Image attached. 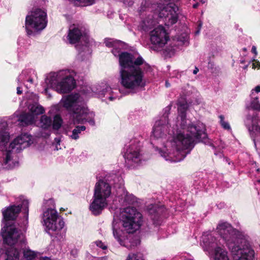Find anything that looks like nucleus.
Listing matches in <instances>:
<instances>
[{"mask_svg": "<svg viewBox=\"0 0 260 260\" xmlns=\"http://www.w3.org/2000/svg\"><path fill=\"white\" fill-rule=\"evenodd\" d=\"M178 106L179 116L176 127H173L171 131H168V115H164L155 121L151 136L152 140L162 143L161 146H156V150L166 160L170 162L183 159L196 143H207L205 125L201 122L193 124L186 119V101H178Z\"/></svg>", "mask_w": 260, "mask_h": 260, "instance_id": "obj_1", "label": "nucleus"}, {"mask_svg": "<svg viewBox=\"0 0 260 260\" xmlns=\"http://www.w3.org/2000/svg\"><path fill=\"white\" fill-rule=\"evenodd\" d=\"M105 44L108 47L113 48L112 53L119 57V82L128 93H136L146 85L144 72L150 69V67L143 58L136 54L127 52H121L124 48L123 42L107 38Z\"/></svg>", "mask_w": 260, "mask_h": 260, "instance_id": "obj_2", "label": "nucleus"}, {"mask_svg": "<svg viewBox=\"0 0 260 260\" xmlns=\"http://www.w3.org/2000/svg\"><path fill=\"white\" fill-rule=\"evenodd\" d=\"M22 210L24 212L25 220H27L28 215V202L23 200L21 204L17 206H11L3 210L4 227L1 230V234L5 243L10 245L6 252V260H19L20 250L19 246L22 248L24 243L22 234L18 230L13 224L19 211Z\"/></svg>", "mask_w": 260, "mask_h": 260, "instance_id": "obj_3", "label": "nucleus"}, {"mask_svg": "<svg viewBox=\"0 0 260 260\" xmlns=\"http://www.w3.org/2000/svg\"><path fill=\"white\" fill-rule=\"evenodd\" d=\"M217 232L225 241L234 260H254V251L242 236H236V231L226 222H220Z\"/></svg>", "mask_w": 260, "mask_h": 260, "instance_id": "obj_4", "label": "nucleus"}, {"mask_svg": "<svg viewBox=\"0 0 260 260\" xmlns=\"http://www.w3.org/2000/svg\"><path fill=\"white\" fill-rule=\"evenodd\" d=\"M92 95V93H75L62 97L61 104L69 111L70 119L74 124L88 122L91 125H94V114L89 111L85 105L86 96Z\"/></svg>", "mask_w": 260, "mask_h": 260, "instance_id": "obj_5", "label": "nucleus"}, {"mask_svg": "<svg viewBox=\"0 0 260 260\" xmlns=\"http://www.w3.org/2000/svg\"><path fill=\"white\" fill-rule=\"evenodd\" d=\"M76 72L73 70H62L57 72L49 74L45 79L47 87L44 89V93L49 98L48 89L52 88L59 93H67L71 92L76 86L74 77Z\"/></svg>", "mask_w": 260, "mask_h": 260, "instance_id": "obj_6", "label": "nucleus"}, {"mask_svg": "<svg viewBox=\"0 0 260 260\" xmlns=\"http://www.w3.org/2000/svg\"><path fill=\"white\" fill-rule=\"evenodd\" d=\"M112 195L111 185L105 179H100L95 183L92 201L89 210L94 215L100 214L108 206Z\"/></svg>", "mask_w": 260, "mask_h": 260, "instance_id": "obj_7", "label": "nucleus"}, {"mask_svg": "<svg viewBox=\"0 0 260 260\" xmlns=\"http://www.w3.org/2000/svg\"><path fill=\"white\" fill-rule=\"evenodd\" d=\"M45 206L41 215V222L49 233L52 232L57 235L64 226L63 219L55 209L52 199L47 200Z\"/></svg>", "mask_w": 260, "mask_h": 260, "instance_id": "obj_8", "label": "nucleus"}, {"mask_svg": "<svg viewBox=\"0 0 260 260\" xmlns=\"http://www.w3.org/2000/svg\"><path fill=\"white\" fill-rule=\"evenodd\" d=\"M254 92H260V85H257L251 90V101L250 105L247 106V108L260 111V102L258 98L253 97ZM245 122L253 138L255 146L256 147L257 145L260 146V117L257 114H253L252 116L248 115Z\"/></svg>", "mask_w": 260, "mask_h": 260, "instance_id": "obj_9", "label": "nucleus"}, {"mask_svg": "<svg viewBox=\"0 0 260 260\" xmlns=\"http://www.w3.org/2000/svg\"><path fill=\"white\" fill-rule=\"evenodd\" d=\"M47 15L45 10L35 8L25 17V28L27 35L35 36L45 28L47 25Z\"/></svg>", "mask_w": 260, "mask_h": 260, "instance_id": "obj_10", "label": "nucleus"}, {"mask_svg": "<svg viewBox=\"0 0 260 260\" xmlns=\"http://www.w3.org/2000/svg\"><path fill=\"white\" fill-rule=\"evenodd\" d=\"M220 244L210 232L204 233L201 237V245L209 254H213L214 260H230L226 251L219 246Z\"/></svg>", "mask_w": 260, "mask_h": 260, "instance_id": "obj_11", "label": "nucleus"}, {"mask_svg": "<svg viewBox=\"0 0 260 260\" xmlns=\"http://www.w3.org/2000/svg\"><path fill=\"white\" fill-rule=\"evenodd\" d=\"M120 219L125 231L133 233L138 230L142 223V215L136 208L127 207L121 212Z\"/></svg>", "mask_w": 260, "mask_h": 260, "instance_id": "obj_12", "label": "nucleus"}, {"mask_svg": "<svg viewBox=\"0 0 260 260\" xmlns=\"http://www.w3.org/2000/svg\"><path fill=\"white\" fill-rule=\"evenodd\" d=\"M123 152L125 162L129 167H135L142 160L141 145L136 139L131 140L126 144Z\"/></svg>", "mask_w": 260, "mask_h": 260, "instance_id": "obj_13", "label": "nucleus"}, {"mask_svg": "<svg viewBox=\"0 0 260 260\" xmlns=\"http://www.w3.org/2000/svg\"><path fill=\"white\" fill-rule=\"evenodd\" d=\"M32 141L31 137L27 134H22L15 139L10 144L8 150L4 153V163L11 165L13 152H18L29 146Z\"/></svg>", "mask_w": 260, "mask_h": 260, "instance_id": "obj_14", "label": "nucleus"}, {"mask_svg": "<svg viewBox=\"0 0 260 260\" xmlns=\"http://www.w3.org/2000/svg\"><path fill=\"white\" fill-rule=\"evenodd\" d=\"M67 39L69 43L72 44H76L80 41H83L85 42L86 45L83 46L82 48L79 46H76L77 49L78 50L81 56L84 55L85 54L89 55L91 53L90 49L88 46L86 45L88 43V37L84 32L82 28L75 25L71 26L69 30Z\"/></svg>", "mask_w": 260, "mask_h": 260, "instance_id": "obj_15", "label": "nucleus"}, {"mask_svg": "<svg viewBox=\"0 0 260 260\" xmlns=\"http://www.w3.org/2000/svg\"><path fill=\"white\" fill-rule=\"evenodd\" d=\"M100 87V89H97L98 95L107 103L120 98L121 91L117 88H112L107 83H102Z\"/></svg>", "mask_w": 260, "mask_h": 260, "instance_id": "obj_16", "label": "nucleus"}, {"mask_svg": "<svg viewBox=\"0 0 260 260\" xmlns=\"http://www.w3.org/2000/svg\"><path fill=\"white\" fill-rule=\"evenodd\" d=\"M178 8L174 4L170 3L165 6L159 12L160 17H165L168 20V25L175 23L178 20Z\"/></svg>", "mask_w": 260, "mask_h": 260, "instance_id": "obj_17", "label": "nucleus"}, {"mask_svg": "<svg viewBox=\"0 0 260 260\" xmlns=\"http://www.w3.org/2000/svg\"><path fill=\"white\" fill-rule=\"evenodd\" d=\"M169 36L164 27L159 26L150 32V41L159 47L164 46L168 42Z\"/></svg>", "mask_w": 260, "mask_h": 260, "instance_id": "obj_18", "label": "nucleus"}, {"mask_svg": "<svg viewBox=\"0 0 260 260\" xmlns=\"http://www.w3.org/2000/svg\"><path fill=\"white\" fill-rule=\"evenodd\" d=\"M117 223L118 221L116 219L114 216L112 224L113 236L121 245L128 247V245L126 244V242L124 236H122L123 232L121 230L118 229V225H117Z\"/></svg>", "mask_w": 260, "mask_h": 260, "instance_id": "obj_19", "label": "nucleus"}, {"mask_svg": "<svg viewBox=\"0 0 260 260\" xmlns=\"http://www.w3.org/2000/svg\"><path fill=\"white\" fill-rule=\"evenodd\" d=\"M10 137L6 123L0 124V148L5 147L10 140Z\"/></svg>", "mask_w": 260, "mask_h": 260, "instance_id": "obj_20", "label": "nucleus"}, {"mask_svg": "<svg viewBox=\"0 0 260 260\" xmlns=\"http://www.w3.org/2000/svg\"><path fill=\"white\" fill-rule=\"evenodd\" d=\"M86 129L84 125H77L72 131H67V135L72 140H77L80 138L82 132Z\"/></svg>", "mask_w": 260, "mask_h": 260, "instance_id": "obj_21", "label": "nucleus"}, {"mask_svg": "<svg viewBox=\"0 0 260 260\" xmlns=\"http://www.w3.org/2000/svg\"><path fill=\"white\" fill-rule=\"evenodd\" d=\"M36 120L35 116L29 113H22L20 115L18 120L22 123V124H30L33 123Z\"/></svg>", "mask_w": 260, "mask_h": 260, "instance_id": "obj_22", "label": "nucleus"}, {"mask_svg": "<svg viewBox=\"0 0 260 260\" xmlns=\"http://www.w3.org/2000/svg\"><path fill=\"white\" fill-rule=\"evenodd\" d=\"M28 109L30 112V113L34 115L35 118H36L37 115L43 114L45 112L44 108L37 103L29 105Z\"/></svg>", "mask_w": 260, "mask_h": 260, "instance_id": "obj_23", "label": "nucleus"}, {"mask_svg": "<svg viewBox=\"0 0 260 260\" xmlns=\"http://www.w3.org/2000/svg\"><path fill=\"white\" fill-rule=\"evenodd\" d=\"M23 253L24 260H38L39 259V253L28 248L23 249Z\"/></svg>", "mask_w": 260, "mask_h": 260, "instance_id": "obj_24", "label": "nucleus"}, {"mask_svg": "<svg viewBox=\"0 0 260 260\" xmlns=\"http://www.w3.org/2000/svg\"><path fill=\"white\" fill-rule=\"evenodd\" d=\"M40 126L44 129H48L52 125V119L50 117L46 115L41 116L40 121Z\"/></svg>", "mask_w": 260, "mask_h": 260, "instance_id": "obj_25", "label": "nucleus"}, {"mask_svg": "<svg viewBox=\"0 0 260 260\" xmlns=\"http://www.w3.org/2000/svg\"><path fill=\"white\" fill-rule=\"evenodd\" d=\"M117 195L121 197V199H124L126 203L131 204V200L130 199H131L132 197L131 194H128L123 187L121 186L119 188Z\"/></svg>", "mask_w": 260, "mask_h": 260, "instance_id": "obj_26", "label": "nucleus"}, {"mask_svg": "<svg viewBox=\"0 0 260 260\" xmlns=\"http://www.w3.org/2000/svg\"><path fill=\"white\" fill-rule=\"evenodd\" d=\"M161 208L157 207L156 205H151L149 207V213L151 215L152 220L155 219V217H157L158 215L162 212Z\"/></svg>", "mask_w": 260, "mask_h": 260, "instance_id": "obj_27", "label": "nucleus"}, {"mask_svg": "<svg viewBox=\"0 0 260 260\" xmlns=\"http://www.w3.org/2000/svg\"><path fill=\"white\" fill-rule=\"evenodd\" d=\"M154 24V21L152 17H151L148 19H144L142 21L141 26L145 31L148 30L151 26Z\"/></svg>", "mask_w": 260, "mask_h": 260, "instance_id": "obj_28", "label": "nucleus"}, {"mask_svg": "<svg viewBox=\"0 0 260 260\" xmlns=\"http://www.w3.org/2000/svg\"><path fill=\"white\" fill-rule=\"evenodd\" d=\"M188 35L186 33L182 34L177 37V40L180 43L179 44L187 46L188 45Z\"/></svg>", "mask_w": 260, "mask_h": 260, "instance_id": "obj_29", "label": "nucleus"}, {"mask_svg": "<svg viewBox=\"0 0 260 260\" xmlns=\"http://www.w3.org/2000/svg\"><path fill=\"white\" fill-rule=\"evenodd\" d=\"M52 127L55 129H58L62 124V119L58 115H56L54 117L53 123L52 122Z\"/></svg>", "mask_w": 260, "mask_h": 260, "instance_id": "obj_30", "label": "nucleus"}, {"mask_svg": "<svg viewBox=\"0 0 260 260\" xmlns=\"http://www.w3.org/2000/svg\"><path fill=\"white\" fill-rule=\"evenodd\" d=\"M149 5V2L147 0H143L142 2L140 8L139 9V12L140 15H142L143 12H146L147 10L148 9V6Z\"/></svg>", "mask_w": 260, "mask_h": 260, "instance_id": "obj_31", "label": "nucleus"}, {"mask_svg": "<svg viewBox=\"0 0 260 260\" xmlns=\"http://www.w3.org/2000/svg\"><path fill=\"white\" fill-rule=\"evenodd\" d=\"M219 118L220 119V123L222 127L225 129H230L231 126L228 122L224 120V116L221 115L219 116Z\"/></svg>", "mask_w": 260, "mask_h": 260, "instance_id": "obj_32", "label": "nucleus"}, {"mask_svg": "<svg viewBox=\"0 0 260 260\" xmlns=\"http://www.w3.org/2000/svg\"><path fill=\"white\" fill-rule=\"evenodd\" d=\"M126 260H143L141 254L132 253L129 254L127 256Z\"/></svg>", "mask_w": 260, "mask_h": 260, "instance_id": "obj_33", "label": "nucleus"}, {"mask_svg": "<svg viewBox=\"0 0 260 260\" xmlns=\"http://www.w3.org/2000/svg\"><path fill=\"white\" fill-rule=\"evenodd\" d=\"M98 247H99L103 249L106 248V246L101 241H96L94 242Z\"/></svg>", "mask_w": 260, "mask_h": 260, "instance_id": "obj_34", "label": "nucleus"}, {"mask_svg": "<svg viewBox=\"0 0 260 260\" xmlns=\"http://www.w3.org/2000/svg\"><path fill=\"white\" fill-rule=\"evenodd\" d=\"M123 4L125 6H132L135 2V0H122Z\"/></svg>", "mask_w": 260, "mask_h": 260, "instance_id": "obj_35", "label": "nucleus"}, {"mask_svg": "<svg viewBox=\"0 0 260 260\" xmlns=\"http://www.w3.org/2000/svg\"><path fill=\"white\" fill-rule=\"evenodd\" d=\"M259 68H260V62H259L258 61H257L255 62L252 63V68L253 69H255V68L259 69Z\"/></svg>", "mask_w": 260, "mask_h": 260, "instance_id": "obj_36", "label": "nucleus"}, {"mask_svg": "<svg viewBox=\"0 0 260 260\" xmlns=\"http://www.w3.org/2000/svg\"><path fill=\"white\" fill-rule=\"evenodd\" d=\"M251 52L252 53H253L255 55H256L257 54V52L256 51V48L255 46H253L252 47Z\"/></svg>", "mask_w": 260, "mask_h": 260, "instance_id": "obj_37", "label": "nucleus"}, {"mask_svg": "<svg viewBox=\"0 0 260 260\" xmlns=\"http://www.w3.org/2000/svg\"><path fill=\"white\" fill-rule=\"evenodd\" d=\"M20 87H17V93L18 94H20L22 93V90H20Z\"/></svg>", "mask_w": 260, "mask_h": 260, "instance_id": "obj_38", "label": "nucleus"}, {"mask_svg": "<svg viewBox=\"0 0 260 260\" xmlns=\"http://www.w3.org/2000/svg\"><path fill=\"white\" fill-rule=\"evenodd\" d=\"M23 75L22 73L19 76L18 79V81H22L23 80Z\"/></svg>", "mask_w": 260, "mask_h": 260, "instance_id": "obj_39", "label": "nucleus"}, {"mask_svg": "<svg viewBox=\"0 0 260 260\" xmlns=\"http://www.w3.org/2000/svg\"><path fill=\"white\" fill-rule=\"evenodd\" d=\"M139 243H140V241L139 240L137 239V240H136L135 243H133L132 244V246H136L137 244H139Z\"/></svg>", "mask_w": 260, "mask_h": 260, "instance_id": "obj_40", "label": "nucleus"}, {"mask_svg": "<svg viewBox=\"0 0 260 260\" xmlns=\"http://www.w3.org/2000/svg\"><path fill=\"white\" fill-rule=\"evenodd\" d=\"M165 85L166 87H169L171 86L170 83L168 81H166L165 83Z\"/></svg>", "mask_w": 260, "mask_h": 260, "instance_id": "obj_41", "label": "nucleus"}, {"mask_svg": "<svg viewBox=\"0 0 260 260\" xmlns=\"http://www.w3.org/2000/svg\"><path fill=\"white\" fill-rule=\"evenodd\" d=\"M201 25H202V24H201V23H199V26H199V30H197V31H196V35H198V34H199V31H200V29L201 27Z\"/></svg>", "mask_w": 260, "mask_h": 260, "instance_id": "obj_42", "label": "nucleus"}, {"mask_svg": "<svg viewBox=\"0 0 260 260\" xmlns=\"http://www.w3.org/2000/svg\"><path fill=\"white\" fill-rule=\"evenodd\" d=\"M199 5V3H197L193 5V8L194 9H196L198 7Z\"/></svg>", "mask_w": 260, "mask_h": 260, "instance_id": "obj_43", "label": "nucleus"}, {"mask_svg": "<svg viewBox=\"0 0 260 260\" xmlns=\"http://www.w3.org/2000/svg\"><path fill=\"white\" fill-rule=\"evenodd\" d=\"M199 72V69L197 68H196L193 71V74H196Z\"/></svg>", "mask_w": 260, "mask_h": 260, "instance_id": "obj_44", "label": "nucleus"}, {"mask_svg": "<svg viewBox=\"0 0 260 260\" xmlns=\"http://www.w3.org/2000/svg\"><path fill=\"white\" fill-rule=\"evenodd\" d=\"M40 260H51L50 258L47 257H42L40 259Z\"/></svg>", "mask_w": 260, "mask_h": 260, "instance_id": "obj_45", "label": "nucleus"}, {"mask_svg": "<svg viewBox=\"0 0 260 260\" xmlns=\"http://www.w3.org/2000/svg\"><path fill=\"white\" fill-rule=\"evenodd\" d=\"M194 1H197V2H200L201 3H202V4H204L205 3V1H203V0H193Z\"/></svg>", "mask_w": 260, "mask_h": 260, "instance_id": "obj_46", "label": "nucleus"}, {"mask_svg": "<svg viewBox=\"0 0 260 260\" xmlns=\"http://www.w3.org/2000/svg\"><path fill=\"white\" fill-rule=\"evenodd\" d=\"M3 193V188L0 185V194H2Z\"/></svg>", "mask_w": 260, "mask_h": 260, "instance_id": "obj_47", "label": "nucleus"}, {"mask_svg": "<svg viewBox=\"0 0 260 260\" xmlns=\"http://www.w3.org/2000/svg\"><path fill=\"white\" fill-rule=\"evenodd\" d=\"M207 144L212 146L214 148H215V146L210 142H208Z\"/></svg>", "mask_w": 260, "mask_h": 260, "instance_id": "obj_48", "label": "nucleus"}, {"mask_svg": "<svg viewBox=\"0 0 260 260\" xmlns=\"http://www.w3.org/2000/svg\"><path fill=\"white\" fill-rule=\"evenodd\" d=\"M58 149H59V148H58L57 146H56L55 148L54 149V150H58Z\"/></svg>", "mask_w": 260, "mask_h": 260, "instance_id": "obj_49", "label": "nucleus"}, {"mask_svg": "<svg viewBox=\"0 0 260 260\" xmlns=\"http://www.w3.org/2000/svg\"><path fill=\"white\" fill-rule=\"evenodd\" d=\"M214 154H215V155H217V151H215Z\"/></svg>", "mask_w": 260, "mask_h": 260, "instance_id": "obj_50", "label": "nucleus"}, {"mask_svg": "<svg viewBox=\"0 0 260 260\" xmlns=\"http://www.w3.org/2000/svg\"><path fill=\"white\" fill-rule=\"evenodd\" d=\"M247 66H245V67H244V69H246V68H247Z\"/></svg>", "mask_w": 260, "mask_h": 260, "instance_id": "obj_51", "label": "nucleus"}]
</instances>
